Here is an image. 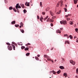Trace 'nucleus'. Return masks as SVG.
<instances>
[{"label":"nucleus","mask_w":78,"mask_h":78,"mask_svg":"<svg viewBox=\"0 0 78 78\" xmlns=\"http://www.w3.org/2000/svg\"><path fill=\"white\" fill-rule=\"evenodd\" d=\"M50 9V8L49 7H48L46 9V11H48Z\"/></svg>","instance_id":"58836bf2"},{"label":"nucleus","mask_w":78,"mask_h":78,"mask_svg":"<svg viewBox=\"0 0 78 78\" xmlns=\"http://www.w3.org/2000/svg\"><path fill=\"white\" fill-rule=\"evenodd\" d=\"M61 13V11H59V12H57L56 13L57 14H59Z\"/></svg>","instance_id":"e433bc0d"},{"label":"nucleus","mask_w":78,"mask_h":78,"mask_svg":"<svg viewBox=\"0 0 78 78\" xmlns=\"http://www.w3.org/2000/svg\"><path fill=\"white\" fill-rule=\"evenodd\" d=\"M18 45H22V43L20 42V43H18Z\"/></svg>","instance_id":"f3484780"},{"label":"nucleus","mask_w":78,"mask_h":78,"mask_svg":"<svg viewBox=\"0 0 78 78\" xmlns=\"http://www.w3.org/2000/svg\"><path fill=\"white\" fill-rule=\"evenodd\" d=\"M50 73H53V71H51Z\"/></svg>","instance_id":"774afa93"},{"label":"nucleus","mask_w":78,"mask_h":78,"mask_svg":"<svg viewBox=\"0 0 78 78\" xmlns=\"http://www.w3.org/2000/svg\"><path fill=\"white\" fill-rule=\"evenodd\" d=\"M65 17H68V15H66L65 16Z\"/></svg>","instance_id":"5fc2aeb1"},{"label":"nucleus","mask_w":78,"mask_h":78,"mask_svg":"<svg viewBox=\"0 0 78 78\" xmlns=\"http://www.w3.org/2000/svg\"><path fill=\"white\" fill-rule=\"evenodd\" d=\"M26 45H30V43H28L27 44H26Z\"/></svg>","instance_id":"6e6d98bb"},{"label":"nucleus","mask_w":78,"mask_h":78,"mask_svg":"<svg viewBox=\"0 0 78 78\" xmlns=\"http://www.w3.org/2000/svg\"><path fill=\"white\" fill-rule=\"evenodd\" d=\"M65 6L66 7V8H67V5H65Z\"/></svg>","instance_id":"69168bd1"},{"label":"nucleus","mask_w":78,"mask_h":78,"mask_svg":"<svg viewBox=\"0 0 78 78\" xmlns=\"http://www.w3.org/2000/svg\"><path fill=\"white\" fill-rule=\"evenodd\" d=\"M15 26L16 27H19V25L18 24H15Z\"/></svg>","instance_id":"cd10ccee"},{"label":"nucleus","mask_w":78,"mask_h":78,"mask_svg":"<svg viewBox=\"0 0 78 78\" xmlns=\"http://www.w3.org/2000/svg\"><path fill=\"white\" fill-rule=\"evenodd\" d=\"M30 53L28 52V53H27L26 54V56H28L30 55Z\"/></svg>","instance_id":"b1692460"},{"label":"nucleus","mask_w":78,"mask_h":78,"mask_svg":"<svg viewBox=\"0 0 78 78\" xmlns=\"http://www.w3.org/2000/svg\"><path fill=\"white\" fill-rule=\"evenodd\" d=\"M50 14L51 16H54V13L51 11H50Z\"/></svg>","instance_id":"39448f33"},{"label":"nucleus","mask_w":78,"mask_h":78,"mask_svg":"<svg viewBox=\"0 0 78 78\" xmlns=\"http://www.w3.org/2000/svg\"><path fill=\"white\" fill-rule=\"evenodd\" d=\"M76 38V36H75L74 37V39H75Z\"/></svg>","instance_id":"052dcab7"},{"label":"nucleus","mask_w":78,"mask_h":78,"mask_svg":"<svg viewBox=\"0 0 78 78\" xmlns=\"http://www.w3.org/2000/svg\"><path fill=\"white\" fill-rule=\"evenodd\" d=\"M29 48H25L24 50L26 51H27L28 50H29Z\"/></svg>","instance_id":"393cba45"},{"label":"nucleus","mask_w":78,"mask_h":78,"mask_svg":"<svg viewBox=\"0 0 78 78\" xmlns=\"http://www.w3.org/2000/svg\"><path fill=\"white\" fill-rule=\"evenodd\" d=\"M69 24H70V25H73V22L72 21L69 22Z\"/></svg>","instance_id":"f704fd0d"},{"label":"nucleus","mask_w":78,"mask_h":78,"mask_svg":"<svg viewBox=\"0 0 78 78\" xmlns=\"http://www.w3.org/2000/svg\"><path fill=\"white\" fill-rule=\"evenodd\" d=\"M60 23L61 24H63V25H66L67 23V21L64 20V21H61Z\"/></svg>","instance_id":"f257e3e1"},{"label":"nucleus","mask_w":78,"mask_h":78,"mask_svg":"<svg viewBox=\"0 0 78 78\" xmlns=\"http://www.w3.org/2000/svg\"><path fill=\"white\" fill-rule=\"evenodd\" d=\"M30 3L26 2L25 3V5L27 6H30Z\"/></svg>","instance_id":"7ed1b4c3"},{"label":"nucleus","mask_w":78,"mask_h":78,"mask_svg":"<svg viewBox=\"0 0 78 78\" xmlns=\"http://www.w3.org/2000/svg\"><path fill=\"white\" fill-rule=\"evenodd\" d=\"M76 73L78 74V68L76 69Z\"/></svg>","instance_id":"a18cd8bd"},{"label":"nucleus","mask_w":78,"mask_h":78,"mask_svg":"<svg viewBox=\"0 0 78 78\" xmlns=\"http://www.w3.org/2000/svg\"><path fill=\"white\" fill-rule=\"evenodd\" d=\"M37 19H40V18H39V16L38 15L37 16Z\"/></svg>","instance_id":"de8ad7c7"},{"label":"nucleus","mask_w":78,"mask_h":78,"mask_svg":"<svg viewBox=\"0 0 78 78\" xmlns=\"http://www.w3.org/2000/svg\"><path fill=\"white\" fill-rule=\"evenodd\" d=\"M20 25L22 27H23V23L22 22H21L20 23Z\"/></svg>","instance_id":"dca6fc26"},{"label":"nucleus","mask_w":78,"mask_h":78,"mask_svg":"<svg viewBox=\"0 0 78 78\" xmlns=\"http://www.w3.org/2000/svg\"><path fill=\"white\" fill-rule=\"evenodd\" d=\"M62 60H63V61H65V60L64 59V58H62Z\"/></svg>","instance_id":"bf43d9fd"},{"label":"nucleus","mask_w":78,"mask_h":78,"mask_svg":"<svg viewBox=\"0 0 78 78\" xmlns=\"http://www.w3.org/2000/svg\"><path fill=\"white\" fill-rule=\"evenodd\" d=\"M40 20L41 21V22H42V19H44V18H43V17H42L41 18H40Z\"/></svg>","instance_id":"4be33fe9"},{"label":"nucleus","mask_w":78,"mask_h":78,"mask_svg":"<svg viewBox=\"0 0 78 78\" xmlns=\"http://www.w3.org/2000/svg\"><path fill=\"white\" fill-rule=\"evenodd\" d=\"M8 49L9 50H12V46H8Z\"/></svg>","instance_id":"20e7f679"},{"label":"nucleus","mask_w":78,"mask_h":78,"mask_svg":"<svg viewBox=\"0 0 78 78\" xmlns=\"http://www.w3.org/2000/svg\"><path fill=\"white\" fill-rule=\"evenodd\" d=\"M35 59L37 61H39V58L38 57H35Z\"/></svg>","instance_id":"c756f323"},{"label":"nucleus","mask_w":78,"mask_h":78,"mask_svg":"<svg viewBox=\"0 0 78 78\" xmlns=\"http://www.w3.org/2000/svg\"><path fill=\"white\" fill-rule=\"evenodd\" d=\"M11 45L12 46V48L14 50H15V46L13 44H11Z\"/></svg>","instance_id":"4468645a"},{"label":"nucleus","mask_w":78,"mask_h":78,"mask_svg":"<svg viewBox=\"0 0 78 78\" xmlns=\"http://www.w3.org/2000/svg\"><path fill=\"white\" fill-rule=\"evenodd\" d=\"M37 56H38V57H40V55H37Z\"/></svg>","instance_id":"e2e57ef3"},{"label":"nucleus","mask_w":78,"mask_h":78,"mask_svg":"<svg viewBox=\"0 0 78 78\" xmlns=\"http://www.w3.org/2000/svg\"><path fill=\"white\" fill-rule=\"evenodd\" d=\"M50 20H46V22H50Z\"/></svg>","instance_id":"864d4df0"},{"label":"nucleus","mask_w":78,"mask_h":78,"mask_svg":"<svg viewBox=\"0 0 78 78\" xmlns=\"http://www.w3.org/2000/svg\"><path fill=\"white\" fill-rule=\"evenodd\" d=\"M44 58H49V57L48 56V55H44Z\"/></svg>","instance_id":"1a4fd4ad"},{"label":"nucleus","mask_w":78,"mask_h":78,"mask_svg":"<svg viewBox=\"0 0 78 78\" xmlns=\"http://www.w3.org/2000/svg\"><path fill=\"white\" fill-rule=\"evenodd\" d=\"M63 1L61 0L60 1V3H61V5H60V6H62V5H63V4L62 3H63Z\"/></svg>","instance_id":"9d476101"},{"label":"nucleus","mask_w":78,"mask_h":78,"mask_svg":"<svg viewBox=\"0 0 78 78\" xmlns=\"http://www.w3.org/2000/svg\"><path fill=\"white\" fill-rule=\"evenodd\" d=\"M61 73V70H59V71H58L57 72V73L58 74H59V73Z\"/></svg>","instance_id":"aec40b11"},{"label":"nucleus","mask_w":78,"mask_h":78,"mask_svg":"<svg viewBox=\"0 0 78 78\" xmlns=\"http://www.w3.org/2000/svg\"><path fill=\"white\" fill-rule=\"evenodd\" d=\"M65 12H67V9L65 8Z\"/></svg>","instance_id":"49530a36"},{"label":"nucleus","mask_w":78,"mask_h":78,"mask_svg":"<svg viewBox=\"0 0 78 78\" xmlns=\"http://www.w3.org/2000/svg\"><path fill=\"white\" fill-rule=\"evenodd\" d=\"M75 31L76 32H77V31H78V29H77V28L76 29H75Z\"/></svg>","instance_id":"37998d69"},{"label":"nucleus","mask_w":78,"mask_h":78,"mask_svg":"<svg viewBox=\"0 0 78 78\" xmlns=\"http://www.w3.org/2000/svg\"><path fill=\"white\" fill-rule=\"evenodd\" d=\"M4 1L5 2V3H8V0H5Z\"/></svg>","instance_id":"2f4dec72"},{"label":"nucleus","mask_w":78,"mask_h":78,"mask_svg":"<svg viewBox=\"0 0 78 78\" xmlns=\"http://www.w3.org/2000/svg\"><path fill=\"white\" fill-rule=\"evenodd\" d=\"M69 37H70L71 39H73V37H72V36L71 35H69Z\"/></svg>","instance_id":"7c9ffc66"},{"label":"nucleus","mask_w":78,"mask_h":78,"mask_svg":"<svg viewBox=\"0 0 78 78\" xmlns=\"http://www.w3.org/2000/svg\"><path fill=\"white\" fill-rule=\"evenodd\" d=\"M70 63H71L72 64H73V65H75V64H76V62H74L72 60H71L70 61Z\"/></svg>","instance_id":"f03ea898"},{"label":"nucleus","mask_w":78,"mask_h":78,"mask_svg":"<svg viewBox=\"0 0 78 78\" xmlns=\"http://www.w3.org/2000/svg\"><path fill=\"white\" fill-rule=\"evenodd\" d=\"M9 10H12V7H10L9 8Z\"/></svg>","instance_id":"5701e85b"},{"label":"nucleus","mask_w":78,"mask_h":78,"mask_svg":"<svg viewBox=\"0 0 78 78\" xmlns=\"http://www.w3.org/2000/svg\"><path fill=\"white\" fill-rule=\"evenodd\" d=\"M6 44L8 45H11V44H10V43H7Z\"/></svg>","instance_id":"79ce46f5"},{"label":"nucleus","mask_w":78,"mask_h":78,"mask_svg":"<svg viewBox=\"0 0 78 78\" xmlns=\"http://www.w3.org/2000/svg\"><path fill=\"white\" fill-rule=\"evenodd\" d=\"M51 27H53V24L52 23H51Z\"/></svg>","instance_id":"8fccbe9b"},{"label":"nucleus","mask_w":78,"mask_h":78,"mask_svg":"<svg viewBox=\"0 0 78 78\" xmlns=\"http://www.w3.org/2000/svg\"><path fill=\"white\" fill-rule=\"evenodd\" d=\"M49 58H47V59L48 61H51V59Z\"/></svg>","instance_id":"4c0bfd02"},{"label":"nucleus","mask_w":78,"mask_h":78,"mask_svg":"<svg viewBox=\"0 0 78 78\" xmlns=\"http://www.w3.org/2000/svg\"><path fill=\"white\" fill-rule=\"evenodd\" d=\"M48 16H46L45 18H44V20H47V19H48Z\"/></svg>","instance_id":"412c9836"},{"label":"nucleus","mask_w":78,"mask_h":78,"mask_svg":"<svg viewBox=\"0 0 78 78\" xmlns=\"http://www.w3.org/2000/svg\"><path fill=\"white\" fill-rule=\"evenodd\" d=\"M59 68L61 69H64V67L62 66H59Z\"/></svg>","instance_id":"f8f14e48"},{"label":"nucleus","mask_w":78,"mask_h":78,"mask_svg":"<svg viewBox=\"0 0 78 78\" xmlns=\"http://www.w3.org/2000/svg\"><path fill=\"white\" fill-rule=\"evenodd\" d=\"M21 31L22 33H24V30L22 29L21 30Z\"/></svg>","instance_id":"72a5a7b5"},{"label":"nucleus","mask_w":78,"mask_h":78,"mask_svg":"<svg viewBox=\"0 0 78 78\" xmlns=\"http://www.w3.org/2000/svg\"><path fill=\"white\" fill-rule=\"evenodd\" d=\"M74 4H75V5H76V3H77L78 2V1H77V0H74Z\"/></svg>","instance_id":"6e6552de"},{"label":"nucleus","mask_w":78,"mask_h":78,"mask_svg":"<svg viewBox=\"0 0 78 78\" xmlns=\"http://www.w3.org/2000/svg\"><path fill=\"white\" fill-rule=\"evenodd\" d=\"M53 74H56V73L54 71H53Z\"/></svg>","instance_id":"a19ab883"},{"label":"nucleus","mask_w":78,"mask_h":78,"mask_svg":"<svg viewBox=\"0 0 78 78\" xmlns=\"http://www.w3.org/2000/svg\"><path fill=\"white\" fill-rule=\"evenodd\" d=\"M76 42H78V40H76Z\"/></svg>","instance_id":"338daca9"},{"label":"nucleus","mask_w":78,"mask_h":78,"mask_svg":"<svg viewBox=\"0 0 78 78\" xmlns=\"http://www.w3.org/2000/svg\"><path fill=\"white\" fill-rule=\"evenodd\" d=\"M16 23V21H13L11 22V24L12 25L13 24H15Z\"/></svg>","instance_id":"2eb2a0df"},{"label":"nucleus","mask_w":78,"mask_h":78,"mask_svg":"<svg viewBox=\"0 0 78 78\" xmlns=\"http://www.w3.org/2000/svg\"><path fill=\"white\" fill-rule=\"evenodd\" d=\"M40 6L41 8L42 7V2H40Z\"/></svg>","instance_id":"a878e982"},{"label":"nucleus","mask_w":78,"mask_h":78,"mask_svg":"<svg viewBox=\"0 0 78 78\" xmlns=\"http://www.w3.org/2000/svg\"><path fill=\"white\" fill-rule=\"evenodd\" d=\"M42 14L43 15H45V13L44 12H42Z\"/></svg>","instance_id":"3c124183"},{"label":"nucleus","mask_w":78,"mask_h":78,"mask_svg":"<svg viewBox=\"0 0 78 78\" xmlns=\"http://www.w3.org/2000/svg\"><path fill=\"white\" fill-rule=\"evenodd\" d=\"M53 50V48H51V50Z\"/></svg>","instance_id":"680f3d73"},{"label":"nucleus","mask_w":78,"mask_h":78,"mask_svg":"<svg viewBox=\"0 0 78 78\" xmlns=\"http://www.w3.org/2000/svg\"><path fill=\"white\" fill-rule=\"evenodd\" d=\"M15 43H14V42H12V44H14Z\"/></svg>","instance_id":"0e129e2a"},{"label":"nucleus","mask_w":78,"mask_h":78,"mask_svg":"<svg viewBox=\"0 0 78 78\" xmlns=\"http://www.w3.org/2000/svg\"><path fill=\"white\" fill-rule=\"evenodd\" d=\"M65 44H70V42L67 41H66L65 42Z\"/></svg>","instance_id":"ddd939ff"},{"label":"nucleus","mask_w":78,"mask_h":78,"mask_svg":"<svg viewBox=\"0 0 78 78\" xmlns=\"http://www.w3.org/2000/svg\"><path fill=\"white\" fill-rule=\"evenodd\" d=\"M71 14H68V16H71Z\"/></svg>","instance_id":"13d9d810"},{"label":"nucleus","mask_w":78,"mask_h":78,"mask_svg":"<svg viewBox=\"0 0 78 78\" xmlns=\"http://www.w3.org/2000/svg\"><path fill=\"white\" fill-rule=\"evenodd\" d=\"M63 76H65V78H66V76H67V73H65L63 74Z\"/></svg>","instance_id":"9b49d317"},{"label":"nucleus","mask_w":78,"mask_h":78,"mask_svg":"<svg viewBox=\"0 0 78 78\" xmlns=\"http://www.w3.org/2000/svg\"><path fill=\"white\" fill-rule=\"evenodd\" d=\"M25 48V46H22L21 47L22 49H24V48Z\"/></svg>","instance_id":"473e14b6"},{"label":"nucleus","mask_w":78,"mask_h":78,"mask_svg":"<svg viewBox=\"0 0 78 78\" xmlns=\"http://www.w3.org/2000/svg\"><path fill=\"white\" fill-rule=\"evenodd\" d=\"M59 3H60V2H58L57 4V7H59Z\"/></svg>","instance_id":"6ab92c4d"},{"label":"nucleus","mask_w":78,"mask_h":78,"mask_svg":"<svg viewBox=\"0 0 78 78\" xmlns=\"http://www.w3.org/2000/svg\"><path fill=\"white\" fill-rule=\"evenodd\" d=\"M21 6L23 8H25V6H24V5L23 4H21Z\"/></svg>","instance_id":"a211bd4d"},{"label":"nucleus","mask_w":78,"mask_h":78,"mask_svg":"<svg viewBox=\"0 0 78 78\" xmlns=\"http://www.w3.org/2000/svg\"><path fill=\"white\" fill-rule=\"evenodd\" d=\"M50 22L53 23V22H54V21L53 20H51V19H50Z\"/></svg>","instance_id":"c85d7f7f"},{"label":"nucleus","mask_w":78,"mask_h":78,"mask_svg":"<svg viewBox=\"0 0 78 78\" xmlns=\"http://www.w3.org/2000/svg\"><path fill=\"white\" fill-rule=\"evenodd\" d=\"M56 18V17L55 16H53L52 17V19H55Z\"/></svg>","instance_id":"c03bdc74"},{"label":"nucleus","mask_w":78,"mask_h":78,"mask_svg":"<svg viewBox=\"0 0 78 78\" xmlns=\"http://www.w3.org/2000/svg\"><path fill=\"white\" fill-rule=\"evenodd\" d=\"M23 12L24 13H25L26 12H27V11L26 9H24L23 10Z\"/></svg>","instance_id":"c9c22d12"},{"label":"nucleus","mask_w":78,"mask_h":78,"mask_svg":"<svg viewBox=\"0 0 78 78\" xmlns=\"http://www.w3.org/2000/svg\"><path fill=\"white\" fill-rule=\"evenodd\" d=\"M66 20L67 21H69V20H70V18H66Z\"/></svg>","instance_id":"bb28decb"},{"label":"nucleus","mask_w":78,"mask_h":78,"mask_svg":"<svg viewBox=\"0 0 78 78\" xmlns=\"http://www.w3.org/2000/svg\"><path fill=\"white\" fill-rule=\"evenodd\" d=\"M18 8H21V6L20 5H19L18 7Z\"/></svg>","instance_id":"603ef678"},{"label":"nucleus","mask_w":78,"mask_h":78,"mask_svg":"<svg viewBox=\"0 0 78 78\" xmlns=\"http://www.w3.org/2000/svg\"><path fill=\"white\" fill-rule=\"evenodd\" d=\"M51 61L52 62H53V60L51 59Z\"/></svg>","instance_id":"4d7b16f0"},{"label":"nucleus","mask_w":78,"mask_h":78,"mask_svg":"<svg viewBox=\"0 0 78 78\" xmlns=\"http://www.w3.org/2000/svg\"><path fill=\"white\" fill-rule=\"evenodd\" d=\"M13 11H14V12H16V9L15 8H13Z\"/></svg>","instance_id":"ea45409f"},{"label":"nucleus","mask_w":78,"mask_h":78,"mask_svg":"<svg viewBox=\"0 0 78 78\" xmlns=\"http://www.w3.org/2000/svg\"><path fill=\"white\" fill-rule=\"evenodd\" d=\"M19 3H18L16 4V9L18 10V7L19 5Z\"/></svg>","instance_id":"423d86ee"},{"label":"nucleus","mask_w":78,"mask_h":78,"mask_svg":"<svg viewBox=\"0 0 78 78\" xmlns=\"http://www.w3.org/2000/svg\"><path fill=\"white\" fill-rule=\"evenodd\" d=\"M56 33H61V30H60L59 29H58L56 30Z\"/></svg>","instance_id":"0eeeda50"},{"label":"nucleus","mask_w":78,"mask_h":78,"mask_svg":"<svg viewBox=\"0 0 78 78\" xmlns=\"http://www.w3.org/2000/svg\"><path fill=\"white\" fill-rule=\"evenodd\" d=\"M68 35L67 34H65L64 35V36L65 37V36H67Z\"/></svg>","instance_id":"09e8293b"}]
</instances>
